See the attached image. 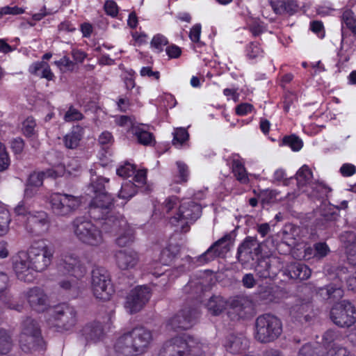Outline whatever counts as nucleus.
Returning <instances> with one entry per match:
<instances>
[{"label":"nucleus","mask_w":356,"mask_h":356,"mask_svg":"<svg viewBox=\"0 0 356 356\" xmlns=\"http://www.w3.org/2000/svg\"><path fill=\"white\" fill-rule=\"evenodd\" d=\"M113 202V196L103 194L92 197L88 207V214L94 220H104L102 227L105 232L115 235L127 225V221L120 214H111L114 207Z\"/></svg>","instance_id":"f257e3e1"},{"label":"nucleus","mask_w":356,"mask_h":356,"mask_svg":"<svg viewBox=\"0 0 356 356\" xmlns=\"http://www.w3.org/2000/svg\"><path fill=\"white\" fill-rule=\"evenodd\" d=\"M152 340L149 330L136 327L117 339L114 350L118 356H138L146 352Z\"/></svg>","instance_id":"f03ea898"},{"label":"nucleus","mask_w":356,"mask_h":356,"mask_svg":"<svg viewBox=\"0 0 356 356\" xmlns=\"http://www.w3.org/2000/svg\"><path fill=\"white\" fill-rule=\"evenodd\" d=\"M158 356H205L199 343L190 335L175 337L166 341Z\"/></svg>","instance_id":"7ed1b4c3"},{"label":"nucleus","mask_w":356,"mask_h":356,"mask_svg":"<svg viewBox=\"0 0 356 356\" xmlns=\"http://www.w3.org/2000/svg\"><path fill=\"white\" fill-rule=\"evenodd\" d=\"M254 327V339L261 343L274 342L283 331L280 318L270 313L259 315L255 320Z\"/></svg>","instance_id":"20e7f679"},{"label":"nucleus","mask_w":356,"mask_h":356,"mask_svg":"<svg viewBox=\"0 0 356 356\" xmlns=\"http://www.w3.org/2000/svg\"><path fill=\"white\" fill-rule=\"evenodd\" d=\"M207 307L213 316H218L228 309V317L233 321L248 318L247 306L239 298H235L228 302L220 296H212L207 302Z\"/></svg>","instance_id":"39448f33"},{"label":"nucleus","mask_w":356,"mask_h":356,"mask_svg":"<svg viewBox=\"0 0 356 356\" xmlns=\"http://www.w3.org/2000/svg\"><path fill=\"white\" fill-rule=\"evenodd\" d=\"M19 343L21 350L25 353L44 349L45 343L36 321L27 317L22 322Z\"/></svg>","instance_id":"423d86ee"},{"label":"nucleus","mask_w":356,"mask_h":356,"mask_svg":"<svg viewBox=\"0 0 356 356\" xmlns=\"http://www.w3.org/2000/svg\"><path fill=\"white\" fill-rule=\"evenodd\" d=\"M77 239L88 245L99 246L104 242L102 230L85 216L76 217L72 222Z\"/></svg>","instance_id":"0eeeda50"},{"label":"nucleus","mask_w":356,"mask_h":356,"mask_svg":"<svg viewBox=\"0 0 356 356\" xmlns=\"http://www.w3.org/2000/svg\"><path fill=\"white\" fill-rule=\"evenodd\" d=\"M75 308L67 303L55 306L52 314L47 320L49 326L56 332H63L72 330L77 322Z\"/></svg>","instance_id":"6e6552de"},{"label":"nucleus","mask_w":356,"mask_h":356,"mask_svg":"<svg viewBox=\"0 0 356 356\" xmlns=\"http://www.w3.org/2000/svg\"><path fill=\"white\" fill-rule=\"evenodd\" d=\"M92 289L95 297L106 301L114 293L109 272L104 267L96 266L92 270Z\"/></svg>","instance_id":"1a4fd4ad"},{"label":"nucleus","mask_w":356,"mask_h":356,"mask_svg":"<svg viewBox=\"0 0 356 356\" xmlns=\"http://www.w3.org/2000/svg\"><path fill=\"white\" fill-rule=\"evenodd\" d=\"M202 207L199 203L193 200H187L181 202L176 214L171 217L170 222L177 226L181 225V232H186L189 230L188 220L195 221L201 215Z\"/></svg>","instance_id":"9d476101"},{"label":"nucleus","mask_w":356,"mask_h":356,"mask_svg":"<svg viewBox=\"0 0 356 356\" xmlns=\"http://www.w3.org/2000/svg\"><path fill=\"white\" fill-rule=\"evenodd\" d=\"M26 253L34 272H42L51 264L54 251L45 243L38 242L32 244Z\"/></svg>","instance_id":"9b49d317"},{"label":"nucleus","mask_w":356,"mask_h":356,"mask_svg":"<svg viewBox=\"0 0 356 356\" xmlns=\"http://www.w3.org/2000/svg\"><path fill=\"white\" fill-rule=\"evenodd\" d=\"M330 315L332 321L340 327H350L356 322V308L348 300L335 304Z\"/></svg>","instance_id":"f8f14e48"},{"label":"nucleus","mask_w":356,"mask_h":356,"mask_svg":"<svg viewBox=\"0 0 356 356\" xmlns=\"http://www.w3.org/2000/svg\"><path fill=\"white\" fill-rule=\"evenodd\" d=\"M49 204L54 215L67 216L78 209L80 200L72 195L54 193L49 197Z\"/></svg>","instance_id":"ddd939ff"},{"label":"nucleus","mask_w":356,"mask_h":356,"mask_svg":"<svg viewBox=\"0 0 356 356\" xmlns=\"http://www.w3.org/2000/svg\"><path fill=\"white\" fill-rule=\"evenodd\" d=\"M199 312L196 308L185 307L179 310L168 322V327L175 332L190 329L198 318Z\"/></svg>","instance_id":"4468645a"},{"label":"nucleus","mask_w":356,"mask_h":356,"mask_svg":"<svg viewBox=\"0 0 356 356\" xmlns=\"http://www.w3.org/2000/svg\"><path fill=\"white\" fill-rule=\"evenodd\" d=\"M231 245L232 236L229 233L225 234L200 255L197 261L203 264L213 261L218 257H223L230 251Z\"/></svg>","instance_id":"2eb2a0df"},{"label":"nucleus","mask_w":356,"mask_h":356,"mask_svg":"<svg viewBox=\"0 0 356 356\" xmlns=\"http://www.w3.org/2000/svg\"><path fill=\"white\" fill-rule=\"evenodd\" d=\"M231 245L232 236L229 233L225 234L200 255L197 261L203 264L213 261L218 257H223L230 251Z\"/></svg>","instance_id":"dca6fc26"},{"label":"nucleus","mask_w":356,"mask_h":356,"mask_svg":"<svg viewBox=\"0 0 356 356\" xmlns=\"http://www.w3.org/2000/svg\"><path fill=\"white\" fill-rule=\"evenodd\" d=\"M151 298V289L147 286H138L127 297L125 307L131 314L140 311Z\"/></svg>","instance_id":"f3484780"},{"label":"nucleus","mask_w":356,"mask_h":356,"mask_svg":"<svg viewBox=\"0 0 356 356\" xmlns=\"http://www.w3.org/2000/svg\"><path fill=\"white\" fill-rule=\"evenodd\" d=\"M59 268L65 274L77 280L83 278L87 272L86 266L81 262L79 256L72 252H67L63 255Z\"/></svg>","instance_id":"a211bd4d"},{"label":"nucleus","mask_w":356,"mask_h":356,"mask_svg":"<svg viewBox=\"0 0 356 356\" xmlns=\"http://www.w3.org/2000/svg\"><path fill=\"white\" fill-rule=\"evenodd\" d=\"M261 254V247L256 237L247 236L238 245L236 257L239 262L246 263L258 259Z\"/></svg>","instance_id":"6ab92c4d"},{"label":"nucleus","mask_w":356,"mask_h":356,"mask_svg":"<svg viewBox=\"0 0 356 356\" xmlns=\"http://www.w3.org/2000/svg\"><path fill=\"white\" fill-rule=\"evenodd\" d=\"M13 270L18 280L31 282L35 279L34 270L31 266L26 252H19L13 261Z\"/></svg>","instance_id":"aec40b11"},{"label":"nucleus","mask_w":356,"mask_h":356,"mask_svg":"<svg viewBox=\"0 0 356 356\" xmlns=\"http://www.w3.org/2000/svg\"><path fill=\"white\" fill-rule=\"evenodd\" d=\"M49 224L48 214L43 211H40L29 214L26 218L25 226L29 232L39 236L48 230Z\"/></svg>","instance_id":"412c9836"},{"label":"nucleus","mask_w":356,"mask_h":356,"mask_svg":"<svg viewBox=\"0 0 356 356\" xmlns=\"http://www.w3.org/2000/svg\"><path fill=\"white\" fill-rule=\"evenodd\" d=\"M258 298L266 303H279L287 297V291L277 285L259 286L257 291Z\"/></svg>","instance_id":"4be33fe9"},{"label":"nucleus","mask_w":356,"mask_h":356,"mask_svg":"<svg viewBox=\"0 0 356 356\" xmlns=\"http://www.w3.org/2000/svg\"><path fill=\"white\" fill-rule=\"evenodd\" d=\"M26 298L31 309L38 313L44 312L49 307V300L44 290L35 286L26 293Z\"/></svg>","instance_id":"5701e85b"},{"label":"nucleus","mask_w":356,"mask_h":356,"mask_svg":"<svg viewBox=\"0 0 356 356\" xmlns=\"http://www.w3.org/2000/svg\"><path fill=\"white\" fill-rule=\"evenodd\" d=\"M281 271V265L276 259L259 261L255 267L256 275L261 279L274 280Z\"/></svg>","instance_id":"b1692460"},{"label":"nucleus","mask_w":356,"mask_h":356,"mask_svg":"<svg viewBox=\"0 0 356 356\" xmlns=\"http://www.w3.org/2000/svg\"><path fill=\"white\" fill-rule=\"evenodd\" d=\"M115 259L118 267L121 270L133 268L139 261L138 252L133 249L117 251L115 254Z\"/></svg>","instance_id":"393cba45"},{"label":"nucleus","mask_w":356,"mask_h":356,"mask_svg":"<svg viewBox=\"0 0 356 356\" xmlns=\"http://www.w3.org/2000/svg\"><path fill=\"white\" fill-rule=\"evenodd\" d=\"M224 346L232 354H243L249 348V341L244 336L230 334L225 339Z\"/></svg>","instance_id":"a878e982"},{"label":"nucleus","mask_w":356,"mask_h":356,"mask_svg":"<svg viewBox=\"0 0 356 356\" xmlns=\"http://www.w3.org/2000/svg\"><path fill=\"white\" fill-rule=\"evenodd\" d=\"M51 56V53H45L42 57V60L34 62L29 66V73L46 79L47 81L54 80L55 78L54 74L52 72L49 65L44 61L49 60Z\"/></svg>","instance_id":"bb28decb"},{"label":"nucleus","mask_w":356,"mask_h":356,"mask_svg":"<svg viewBox=\"0 0 356 356\" xmlns=\"http://www.w3.org/2000/svg\"><path fill=\"white\" fill-rule=\"evenodd\" d=\"M272 10L277 15L292 16L299 8L296 0H268Z\"/></svg>","instance_id":"cd10ccee"},{"label":"nucleus","mask_w":356,"mask_h":356,"mask_svg":"<svg viewBox=\"0 0 356 356\" xmlns=\"http://www.w3.org/2000/svg\"><path fill=\"white\" fill-rule=\"evenodd\" d=\"M311 269L301 262H291L283 270V275L291 280H306L311 276Z\"/></svg>","instance_id":"c85d7f7f"},{"label":"nucleus","mask_w":356,"mask_h":356,"mask_svg":"<svg viewBox=\"0 0 356 356\" xmlns=\"http://www.w3.org/2000/svg\"><path fill=\"white\" fill-rule=\"evenodd\" d=\"M131 134L139 144L144 146H152L156 143L154 136L149 131V126L147 124H137L132 126Z\"/></svg>","instance_id":"c756f323"},{"label":"nucleus","mask_w":356,"mask_h":356,"mask_svg":"<svg viewBox=\"0 0 356 356\" xmlns=\"http://www.w3.org/2000/svg\"><path fill=\"white\" fill-rule=\"evenodd\" d=\"M351 43H353V42H348V39L346 38V32L343 29V37H341L340 48L337 52L338 60L336 64L339 72L341 71V69L345 67L346 63L350 60V57L353 54L354 49L351 47Z\"/></svg>","instance_id":"7c9ffc66"},{"label":"nucleus","mask_w":356,"mask_h":356,"mask_svg":"<svg viewBox=\"0 0 356 356\" xmlns=\"http://www.w3.org/2000/svg\"><path fill=\"white\" fill-rule=\"evenodd\" d=\"M84 135V129L80 125L73 126L70 131L63 136L64 146L68 149H75L79 145Z\"/></svg>","instance_id":"2f4dec72"},{"label":"nucleus","mask_w":356,"mask_h":356,"mask_svg":"<svg viewBox=\"0 0 356 356\" xmlns=\"http://www.w3.org/2000/svg\"><path fill=\"white\" fill-rule=\"evenodd\" d=\"M81 334L87 343L97 342L103 337L104 328L99 322H91L82 328Z\"/></svg>","instance_id":"473e14b6"},{"label":"nucleus","mask_w":356,"mask_h":356,"mask_svg":"<svg viewBox=\"0 0 356 356\" xmlns=\"http://www.w3.org/2000/svg\"><path fill=\"white\" fill-rule=\"evenodd\" d=\"M341 37H343V29L346 32V38L348 39V32H350L356 38V15L350 8H346L343 10L341 16Z\"/></svg>","instance_id":"72a5a7b5"},{"label":"nucleus","mask_w":356,"mask_h":356,"mask_svg":"<svg viewBox=\"0 0 356 356\" xmlns=\"http://www.w3.org/2000/svg\"><path fill=\"white\" fill-rule=\"evenodd\" d=\"M8 282V277L4 273L0 272V300H1L8 309H14L17 312H22L23 305L15 302L10 297H7L6 289Z\"/></svg>","instance_id":"f704fd0d"},{"label":"nucleus","mask_w":356,"mask_h":356,"mask_svg":"<svg viewBox=\"0 0 356 356\" xmlns=\"http://www.w3.org/2000/svg\"><path fill=\"white\" fill-rule=\"evenodd\" d=\"M312 191L309 194L310 198L323 202L328 199L332 189L323 181H316L312 183Z\"/></svg>","instance_id":"c9c22d12"},{"label":"nucleus","mask_w":356,"mask_h":356,"mask_svg":"<svg viewBox=\"0 0 356 356\" xmlns=\"http://www.w3.org/2000/svg\"><path fill=\"white\" fill-rule=\"evenodd\" d=\"M318 294L323 300L331 302H335L343 296V290L334 284H330L321 287L318 291Z\"/></svg>","instance_id":"e433bc0d"},{"label":"nucleus","mask_w":356,"mask_h":356,"mask_svg":"<svg viewBox=\"0 0 356 356\" xmlns=\"http://www.w3.org/2000/svg\"><path fill=\"white\" fill-rule=\"evenodd\" d=\"M311 303L306 302L300 305L293 306L290 309V316L292 320L300 323H307L312 319L311 316L308 314L311 309Z\"/></svg>","instance_id":"4c0bfd02"},{"label":"nucleus","mask_w":356,"mask_h":356,"mask_svg":"<svg viewBox=\"0 0 356 356\" xmlns=\"http://www.w3.org/2000/svg\"><path fill=\"white\" fill-rule=\"evenodd\" d=\"M109 181V179L103 177H97L92 179L90 185L88 187V194L92 197L106 195V196H112L111 193L106 191L105 184Z\"/></svg>","instance_id":"58836bf2"},{"label":"nucleus","mask_w":356,"mask_h":356,"mask_svg":"<svg viewBox=\"0 0 356 356\" xmlns=\"http://www.w3.org/2000/svg\"><path fill=\"white\" fill-rule=\"evenodd\" d=\"M278 145L280 147H286L290 148L293 152H298L303 147L302 140L295 134L285 135L278 140Z\"/></svg>","instance_id":"ea45409f"},{"label":"nucleus","mask_w":356,"mask_h":356,"mask_svg":"<svg viewBox=\"0 0 356 356\" xmlns=\"http://www.w3.org/2000/svg\"><path fill=\"white\" fill-rule=\"evenodd\" d=\"M179 253V247L175 245L170 244L161 250L159 261L162 266H170Z\"/></svg>","instance_id":"a19ab883"},{"label":"nucleus","mask_w":356,"mask_h":356,"mask_svg":"<svg viewBox=\"0 0 356 356\" xmlns=\"http://www.w3.org/2000/svg\"><path fill=\"white\" fill-rule=\"evenodd\" d=\"M232 172L241 184H247L249 181L248 172L243 161L239 159H233L232 161Z\"/></svg>","instance_id":"79ce46f5"},{"label":"nucleus","mask_w":356,"mask_h":356,"mask_svg":"<svg viewBox=\"0 0 356 356\" xmlns=\"http://www.w3.org/2000/svg\"><path fill=\"white\" fill-rule=\"evenodd\" d=\"M264 54V51L258 42H250L245 46V55L251 61L254 62L263 58Z\"/></svg>","instance_id":"37998d69"},{"label":"nucleus","mask_w":356,"mask_h":356,"mask_svg":"<svg viewBox=\"0 0 356 356\" xmlns=\"http://www.w3.org/2000/svg\"><path fill=\"white\" fill-rule=\"evenodd\" d=\"M312 178L313 172L307 165H303L296 174V179L299 188L307 186Z\"/></svg>","instance_id":"c03bdc74"},{"label":"nucleus","mask_w":356,"mask_h":356,"mask_svg":"<svg viewBox=\"0 0 356 356\" xmlns=\"http://www.w3.org/2000/svg\"><path fill=\"white\" fill-rule=\"evenodd\" d=\"M138 186L132 181H124L121 185L118 197L126 201L129 200L138 193Z\"/></svg>","instance_id":"a18cd8bd"},{"label":"nucleus","mask_w":356,"mask_h":356,"mask_svg":"<svg viewBox=\"0 0 356 356\" xmlns=\"http://www.w3.org/2000/svg\"><path fill=\"white\" fill-rule=\"evenodd\" d=\"M298 356H325V355L321 346L308 343L302 346Z\"/></svg>","instance_id":"49530a36"},{"label":"nucleus","mask_w":356,"mask_h":356,"mask_svg":"<svg viewBox=\"0 0 356 356\" xmlns=\"http://www.w3.org/2000/svg\"><path fill=\"white\" fill-rule=\"evenodd\" d=\"M167 37L161 33L155 34L150 42V47L154 52L161 54L165 51V48L169 44Z\"/></svg>","instance_id":"de8ad7c7"},{"label":"nucleus","mask_w":356,"mask_h":356,"mask_svg":"<svg viewBox=\"0 0 356 356\" xmlns=\"http://www.w3.org/2000/svg\"><path fill=\"white\" fill-rule=\"evenodd\" d=\"M12 346L11 336L6 330L0 328V354H7L11 350Z\"/></svg>","instance_id":"09e8293b"},{"label":"nucleus","mask_w":356,"mask_h":356,"mask_svg":"<svg viewBox=\"0 0 356 356\" xmlns=\"http://www.w3.org/2000/svg\"><path fill=\"white\" fill-rule=\"evenodd\" d=\"M298 97L295 92L287 90L282 95L280 104L284 113L289 112L291 107H294V104L297 102Z\"/></svg>","instance_id":"8fccbe9b"},{"label":"nucleus","mask_w":356,"mask_h":356,"mask_svg":"<svg viewBox=\"0 0 356 356\" xmlns=\"http://www.w3.org/2000/svg\"><path fill=\"white\" fill-rule=\"evenodd\" d=\"M10 221L8 210L0 207V236H3L8 232Z\"/></svg>","instance_id":"3c124183"},{"label":"nucleus","mask_w":356,"mask_h":356,"mask_svg":"<svg viewBox=\"0 0 356 356\" xmlns=\"http://www.w3.org/2000/svg\"><path fill=\"white\" fill-rule=\"evenodd\" d=\"M43 172H38L31 174L28 178L27 180V186L25 190V193L26 195H29V187L34 186V187H39L42 185L43 184Z\"/></svg>","instance_id":"603ef678"},{"label":"nucleus","mask_w":356,"mask_h":356,"mask_svg":"<svg viewBox=\"0 0 356 356\" xmlns=\"http://www.w3.org/2000/svg\"><path fill=\"white\" fill-rule=\"evenodd\" d=\"M36 127V122L32 116L28 117L22 122V131L23 134L26 138H31L35 134V128Z\"/></svg>","instance_id":"864d4df0"},{"label":"nucleus","mask_w":356,"mask_h":356,"mask_svg":"<svg viewBox=\"0 0 356 356\" xmlns=\"http://www.w3.org/2000/svg\"><path fill=\"white\" fill-rule=\"evenodd\" d=\"M136 165L129 162H125L117 168L116 173L118 176L127 178L132 176L136 172Z\"/></svg>","instance_id":"5fc2aeb1"},{"label":"nucleus","mask_w":356,"mask_h":356,"mask_svg":"<svg viewBox=\"0 0 356 356\" xmlns=\"http://www.w3.org/2000/svg\"><path fill=\"white\" fill-rule=\"evenodd\" d=\"M84 115L78 109L70 105L68 110L65 112L63 119L67 122L82 120Z\"/></svg>","instance_id":"6e6d98bb"},{"label":"nucleus","mask_w":356,"mask_h":356,"mask_svg":"<svg viewBox=\"0 0 356 356\" xmlns=\"http://www.w3.org/2000/svg\"><path fill=\"white\" fill-rule=\"evenodd\" d=\"M10 165V159L6 145L0 142V172L7 170Z\"/></svg>","instance_id":"4d7b16f0"},{"label":"nucleus","mask_w":356,"mask_h":356,"mask_svg":"<svg viewBox=\"0 0 356 356\" xmlns=\"http://www.w3.org/2000/svg\"><path fill=\"white\" fill-rule=\"evenodd\" d=\"M188 132L185 128H178L175 130L174 133L172 143L174 145H181L188 140Z\"/></svg>","instance_id":"13d9d810"},{"label":"nucleus","mask_w":356,"mask_h":356,"mask_svg":"<svg viewBox=\"0 0 356 356\" xmlns=\"http://www.w3.org/2000/svg\"><path fill=\"white\" fill-rule=\"evenodd\" d=\"M314 257L322 259L330 252V248L325 242H318L314 244Z\"/></svg>","instance_id":"bf43d9fd"},{"label":"nucleus","mask_w":356,"mask_h":356,"mask_svg":"<svg viewBox=\"0 0 356 356\" xmlns=\"http://www.w3.org/2000/svg\"><path fill=\"white\" fill-rule=\"evenodd\" d=\"M134 241V235L131 230H127L120 234L115 240L116 244L120 247H124L131 244Z\"/></svg>","instance_id":"052dcab7"},{"label":"nucleus","mask_w":356,"mask_h":356,"mask_svg":"<svg viewBox=\"0 0 356 356\" xmlns=\"http://www.w3.org/2000/svg\"><path fill=\"white\" fill-rule=\"evenodd\" d=\"M104 10L107 15L115 18L119 13V7L114 0H106L104 4Z\"/></svg>","instance_id":"680f3d73"},{"label":"nucleus","mask_w":356,"mask_h":356,"mask_svg":"<svg viewBox=\"0 0 356 356\" xmlns=\"http://www.w3.org/2000/svg\"><path fill=\"white\" fill-rule=\"evenodd\" d=\"M202 33V26L200 24H194L189 31L188 37L190 40L193 42L198 44L199 47H201L204 44V43L200 41V35Z\"/></svg>","instance_id":"e2e57ef3"},{"label":"nucleus","mask_w":356,"mask_h":356,"mask_svg":"<svg viewBox=\"0 0 356 356\" xmlns=\"http://www.w3.org/2000/svg\"><path fill=\"white\" fill-rule=\"evenodd\" d=\"M165 51L169 60L179 58L182 54L181 48L174 43H169Z\"/></svg>","instance_id":"0e129e2a"},{"label":"nucleus","mask_w":356,"mask_h":356,"mask_svg":"<svg viewBox=\"0 0 356 356\" xmlns=\"http://www.w3.org/2000/svg\"><path fill=\"white\" fill-rule=\"evenodd\" d=\"M325 356H355V355L345 347L334 346L326 352Z\"/></svg>","instance_id":"69168bd1"},{"label":"nucleus","mask_w":356,"mask_h":356,"mask_svg":"<svg viewBox=\"0 0 356 356\" xmlns=\"http://www.w3.org/2000/svg\"><path fill=\"white\" fill-rule=\"evenodd\" d=\"M176 165L179 172V183H186L188 180L189 170L188 165L182 161H177Z\"/></svg>","instance_id":"338daca9"},{"label":"nucleus","mask_w":356,"mask_h":356,"mask_svg":"<svg viewBox=\"0 0 356 356\" xmlns=\"http://www.w3.org/2000/svg\"><path fill=\"white\" fill-rule=\"evenodd\" d=\"M310 30L316 35L323 39L325 37V31L323 23L320 20H314L310 22Z\"/></svg>","instance_id":"774afa93"}]
</instances>
